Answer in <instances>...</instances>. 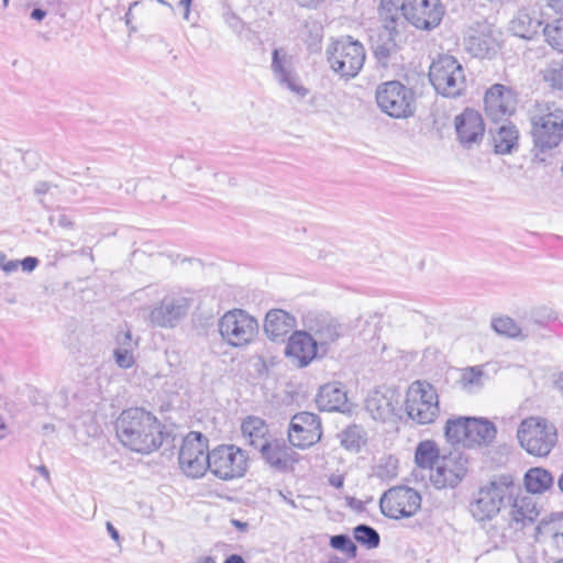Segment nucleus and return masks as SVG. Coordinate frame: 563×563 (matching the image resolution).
Instances as JSON below:
<instances>
[{"label":"nucleus","instance_id":"obj_8","mask_svg":"<svg viewBox=\"0 0 563 563\" xmlns=\"http://www.w3.org/2000/svg\"><path fill=\"white\" fill-rule=\"evenodd\" d=\"M249 468V456L234 444L218 445L209 452V471L221 481L243 477Z\"/></svg>","mask_w":563,"mask_h":563},{"label":"nucleus","instance_id":"obj_19","mask_svg":"<svg viewBox=\"0 0 563 563\" xmlns=\"http://www.w3.org/2000/svg\"><path fill=\"white\" fill-rule=\"evenodd\" d=\"M400 401V394L396 389L382 386L368 394L365 409L374 420L386 422L397 416Z\"/></svg>","mask_w":563,"mask_h":563},{"label":"nucleus","instance_id":"obj_22","mask_svg":"<svg viewBox=\"0 0 563 563\" xmlns=\"http://www.w3.org/2000/svg\"><path fill=\"white\" fill-rule=\"evenodd\" d=\"M487 117L497 122L510 117L516 110V97L512 91L500 84L489 88L484 98Z\"/></svg>","mask_w":563,"mask_h":563},{"label":"nucleus","instance_id":"obj_14","mask_svg":"<svg viewBox=\"0 0 563 563\" xmlns=\"http://www.w3.org/2000/svg\"><path fill=\"white\" fill-rule=\"evenodd\" d=\"M147 320L151 325L156 328H175L187 314L189 301L180 295H166L162 300L147 308Z\"/></svg>","mask_w":563,"mask_h":563},{"label":"nucleus","instance_id":"obj_32","mask_svg":"<svg viewBox=\"0 0 563 563\" xmlns=\"http://www.w3.org/2000/svg\"><path fill=\"white\" fill-rule=\"evenodd\" d=\"M541 25L542 22L529 11L519 10L510 22V30L516 36L530 40L539 33Z\"/></svg>","mask_w":563,"mask_h":563},{"label":"nucleus","instance_id":"obj_35","mask_svg":"<svg viewBox=\"0 0 563 563\" xmlns=\"http://www.w3.org/2000/svg\"><path fill=\"white\" fill-rule=\"evenodd\" d=\"M554 478L552 474L541 467L530 468L525 475V486L527 494H542L553 486Z\"/></svg>","mask_w":563,"mask_h":563},{"label":"nucleus","instance_id":"obj_4","mask_svg":"<svg viewBox=\"0 0 563 563\" xmlns=\"http://www.w3.org/2000/svg\"><path fill=\"white\" fill-rule=\"evenodd\" d=\"M405 410L417 424L433 423L440 415L437 389L426 380L411 383L406 393Z\"/></svg>","mask_w":563,"mask_h":563},{"label":"nucleus","instance_id":"obj_26","mask_svg":"<svg viewBox=\"0 0 563 563\" xmlns=\"http://www.w3.org/2000/svg\"><path fill=\"white\" fill-rule=\"evenodd\" d=\"M115 347L113 358L115 364L123 369H129L135 364V352L139 347V338H133L128 325L118 330L114 338Z\"/></svg>","mask_w":563,"mask_h":563},{"label":"nucleus","instance_id":"obj_7","mask_svg":"<svg viewBox=\"0 0 563 563\" xmlns=\"http://www.w3.org/2000/svg\"><path fill=\"white\" fill-rule=\"evenodd\" d=\"M375 98L382 112L395 119H407L415 113V92L398 80L377 86Z\"/></svg>","mask_w":563,"mask_h":563},{"label":"nucleus","instance_id":"obj_28","mask_svg":"<svg viewBox=\"0 0 563 563\" xmlns=\"http://www.w3.org/2000/svg\"><path fill=\"white\" fill-rule=\"evenodd\" d=\"M296 327V318L282 309H272L266 313L264 331L273 340L284 339Z\"/></svg>","mask_w":563,"mask_h":563},{"label":"nucleus","instance_id":"obj_48","mask_svg":"<svg viewBox=\"0 0 563 563\" xmlns=\"http://www.w3.org/2000/svg\"><path fill=\"white\" fill-rule=\"evenodd\" d=\"M38 265V260L33 256H27L20 261V266L24 272L31 273L33 272Z\"/></svg>","mask_w":563,"mask_h":563},{"label":"nucleus","instance_id":"obj_40","mask_svg":"<svg viewBox=\"0 0 563 563\" xmlns=\"http://www.w3.org/2000/svg\"><path fill=\"white\" fill-rule=\"evenodd\" d=\"M542 31L547 43L563 53V19L547 24Z\"/></svg>","mask_w":563,"mask_h":563},{"label":"nucleus","instance_id":"obj_52","mask_svg":"<svg viewBox=\"0 0 563 563\" xmlns=\"http://www.w3.org/2000/svg\"><path fill=\"white\" fill-rule=\"evenodd\" d=\"M57 223L62 228H66V229L73 228V221L66 214H60L57 219Z\"/></svg>","mask_w":563,"mask_h":563},{"label":"nucleus","instance_id":"obj_9","mask_svg":"<svg viewBox=\"0 0 563 563\" xmlns=\"http://www.w3.org/2000/svg\"><path fill=\"white\" fill-rule=\"evenodd\" d=\"M218 327L221 338L234 347L249 345L258 333L257 320L242 309L225 312L220 318Z\"/></svg>","mask_w":563,"mask_h":563},{"label":"nucleus","instance_id":"obj_34","mask_svg":"<svg viewBox=\"0 0 563 563\" xmlns=\"http://www.w3.org/2000/svg\"><path fill=\"white\" fill-rule=\"evenodd\" d=\"M484 365H476L463 368L459 379L461 388L470 394L478 393L488 379Z\"/></svg>","mask_w":563,"mask_h":563},{"label":"nucleus","instance_id":"obj_12","mask_svg":"<svg viewBox=\"0 0 563 563\" xmlns=\"http://www.w3.org/2000/svg\"><path fill=\"white\" fill-rule=\"evenodd\" d=\"M420 493L409 486H395L386 490L380 499L382 514L390 519L399 520L413 517L421 508Z\"/></svg>","mask_w":563,"mask_h":563},{"label":"nucleus","instance_id":"obj_44","mask_svg":"<svg viewBox=\"0 0 563 563\" xmlns=\"http://www.w3.org/2000/svg\"><path fill=\"white\" fill-rule=\"evenodd\" d=\"M543 78L552 87L563 90V58L552 62L544 70Z\"/></svg>","mask_w":563,"mask_h":563},{"label":"nucleus","instance_id":"obj_30","mask_svg":"<svg viewBox=\"0 0 563 563\" xmlns=\"http://www.w3.org/2000/svg\"><path fill=\"white\" fill-rule=\"evenodd\" d=\"M496 154H510L518 147L519 132L511 123L501 124L495 131L490 130Z\"/></svg>","mask_w":563,"mask_h":563},{"label":"nucleus","instance_id":"obj_24","mask_svg":"<svg viewBox=\"0 0 563 563\" xmlns=\"http://www.w3.org/2000/svg\"><path fill=\"white\" fill-rule=\"evenodd\" d=\"M172 173L175 177L188 180L189 184H200L202 186H209L210 183L207 179V176H211L219 181H224L227 179V175L223 173H210L203 172L202 175H199L202 172V166L200 162L190 157H177L170 165Z\"/></svg>","mask_w":563,"mask_h":563},{"label":"nucleus","instance_id":"obj_5","mask_svg":"<svg viewBox=\"0 0 563 563\" xmlns=\"http://www.w3.org/2000/svg\"><path fill=\"white\" fill-rule=\"evenodd\" d=\"M517 438L531 455L547 456L556 444L558 433L553 423L541 417H529L521 421Z\"/></svg>","mask_w":563,"mask_h":563},{"label":"nucleus","instance_id":"obj_57","mask_svg":"<svg viewBox=\"0 0 563 563\" xmlns=\"http://www.w3.org/2000/svg\"><path fill=\"white\" fill-rule=\"evenodd\" d=\"M190 4H191V0H179L178 1V5L184 8L185 12H184V19L188 20L189 19V8H190Z\"/></svg>","mask_w":563,"mask_h":563},{"label":"nucleus","instance_id":"obj_59","mask_svg":"<svg viewBox=\"0 0 563 563\" xmlns=\"http://www.w3.org/2000/svg\"><path fill=\"white\" fill-rule=\"evenodd\" d=\"M139 3H140L139 1H134L133 3H131V5H130V8H129L128 12L125 13L124 19H125V24H126L128 26L130 25V23H131V21H132V18H133V15H132V9H133L134 7H136Z\"/></svg>","mask_w":563,"mask_h":563},{"label":"nucleus","instance_id":"obj_53","mask_svg":"<svg viewBox=\"0 0 563 563\" xmlns=\"http://www.w3.org/2000/svg\"><path fill=\"white\" fill-rule=\"evenodd\" d=\"M46 16V11L40 8H35L31 12V18L36 21H42Z\"/></svg>","mask_w":563,"mask_h":563},{"label":"nucleus","instance_id":"obj_39","mask_svg":"<svg viewBox=\"0 0 563 563\" xmlns=\"http://www.w3.org/2000/svg\"><path fill=\"white\" fill-rule=\"evenodd\" d=\"M397 34L379 32L378 38L373 41L372 48L378 59H386L396 48Z\"/></svg>","mask_w":563,"mask_h":563},{"label":"nucleus","instance_id":"obj_16","mask_svg":"<svg viewBox=\"0 0 563 563\" xmlns=\"http://www.w3.org/2000/svg\"><path fill=\"white\" fill-rule=\"evenodd\" d=\"M499 32L493 25L483 22L471 26L464 38L465 49L477 58H492L499 49Z\"/></svg>","mask_w":563,"mask_h":563},{"label":"nucleus","instance_id":"obj_2","mask_svg":"<svg viewBox=\"0 0 563 563\" xmlns=\"http://www.w3.org/2000/svg\"><path fill=\"white\" fill-rule=\"evenodd\" d=\"M515 485L507 478L492 481L473 495L470 512L476 521H489L512 499Z\"/></svg>","mask_w":563,"mask_h":563},{"label":"nucleus","instance_id":"obj_62","mask_svg":"<svg viewBox=\"0 0 563 563\" xmlns=\"http://www.w3.org/2000/svg\"><path fill=\"white\" fill-rule=\"evenodd\" d=\"M197 563H216V561L211 556H203L199 559Z\"/></svg>","mask_w":563,"mask_h":563},{"label":"nucleus","instance_id":"obj_49","mask_svg":"<svg viewBox=\"0 0 563 563\" xmlns=\"http://www.w3.org/2000/svg\"><path fill=\"white\" fill-rule=\"evenodd\" d=\"M106 528L111 539L117 543V545L121 547V537L118 529L110 521H107Z\"/></svg>","mask_w":563,"mask_h":563},{"label":"nucleus","instance_id":"obj_17","mask_svg":"<svg viewBox=\"0 0 563 563\" xmlns=\"http://www.w3.org/2000/svg\"><path fill=\"white\" fill-rule=\"evenodd\" d=\"M321 435V420L318 415L302 411L292 417L288 429V440L292 446L309 448L319 442Z\"/></svg>","mask_w":563,"mask_h":563},{"label":"nucleus","instance_id":"obj_20","mask_svg":"<svg viewBox=\"0 0 563 563\" xmlns=\"http://www.w3.org/2000/svg\"><path fill=\"white\" fill-rule=\"evenodd\" d=\"M302 324L321 349L334 343L343 332L342 325L324 313L307 312L302 317Z\"/></svg>","mask_w":563,"mask_h":563},{"label":"nucleus","instance_id":"obj_64","mask_svg":"<svg viewBox=\"0 0 563 563\" xmlns=\"http://www.w3.org/2000/svg\"><path fill=\"white\" fill-rule=\"evenodd\" d=\"M558 486H559L560 490L563 493V473L560 475V477L558 479Z\"/></svg>","mask_w":563,"mask_h":563},{"label":"nucleus","instance_id":"obj_51","mask_svg":"<svg viewBox=\"0 0 563 563\" xmlns=\"http://www.w3.org/2000/svg\"><path fill=\"white\" fill-rule=\"evenodd\" d=\"M329 483L335 488H342L344 485V477L342 475H332L329 478Z\"/></svg>","mask_w":563,"mask_h":563},{"label":"nucleus","instance_id":"obj_38","mask_svg":"<svg viewBox=\"0 0 563 563\" xmlns=\"http://www.w3.org/2000/svg\"><path fill=\"white\" fill-rule=\"evenodd\" d=\"M470 418L449 419L445 424V437L453 444L467 446Z\"/></svg>","mask_w":563,"mask_h":563},{"label":"nucleus","instance_id":"obj_25","mask_svg":"<svg viewBox=\"0 0 563 563\" xmlns=\"http://www.w3.org/2000/svg\"><path fill=\"white\" fill-rule=\"evenodd\" d=\"M510 509L508 512L510 525L517 530L521 529L528 523H532L539 516V509L537 507V500L529 494H522L515 496L510 503Z\"/></svg>","mask_w":563,"mask_h":563},{"label":"nucleus","instance_id":"obj_45","mask_svg":"<svg viewBox=\"0 0 563 563\" xmlns=\"http://www.w3.org/2000/svg\"><path fill=\"white\" fill-rule=\"evenodd\" d=\"M330 545L333 549L342 551L351 556H355L357 550L354 542L346 534L332 536L330 539Z\"/></svg>","mask_w":563,"mask_h":563},{"label":"nucleus","instance_id":"obj_46","mask_svg":"<svg viewBox=\"0 0 563 563\" xmlns=\"http://www.w3.org/2000/svg\"><path fill=\"white\" fill-rule=\"evenodd\" d=\"M20 266V261H8L5 262V255L0 252V267L7 273H13L15 272Z\"/></svg>","mask_w":563,"mask_h":563},{"label":"nucleus","instance_id":"obj_11","mask_svg":"<svg viewBox=\"0 0 563 563\" xmlns=\"http://www.w3.org/2000/svg\"><path fill=\"white\" fill-rule=\"evenodd\" d=\"M208 439L200 432L191 431L183 440L178 462L188 477L198 478L209 470Z\"/></svg>","mask_w":563,"mask_h":563},{"label":"nucleus","instance_id":"obj_31","mask_svg":"<svg viewBox=\"0 0 563 563\" xmlns=\"http://www.w3.org/2000/svg\"><path fill=\"white\" fill-rule=\"evenodd\" d=\"M467 446L488 444L496 437L495 426L486 419L470 418Z\"/></svg>","mask_w":563,"mask_h":563},{"label":"nucleus","instance_id":"obj_55","mask_svg":"<svg viewBox=\"0 0 563 563\" xmlns=\"http://www.w3.org/2000/svg\"><path fill=\"white\" fill-rule=\"evenodd\" d=\"M9 434V427L7 426L3 417L0 415V440H3Z\"/></svg>","mask_w":563,"mask_h":563},{"label":"nucleus","instance_id":"obj_15","mask_svg":"<svg viewBox=\"0 0 563 563\" xmlns=\"http://www.w3.org/2000/svg\"><path fill=\"white\" fill-rule=\"evenodd\" d=\"M467 472V459L461 452H450L438 460L437 465L430 472V481L438 489L448 486L455 487Z\"/></svg>","mask_w":563,"mask_h":563},{"label":"nucleus","instance_id":"obj_10","mask_svg":"<svg viewBox=\"0 0 563 563\" xmlns=\"http://www.w3.org/2000/svg\"><path fill=\"white\" fill-rule=\"evenodd\" d=\"M531 134L537 150L544 153L556 147L563 139V109L547 107V111L531 120Z\"/></svg>","mask_w":563,"mask_h":563},{"label":"nucleus","instance_id":"obj_58","mask_svg":"<svg viewBox=\"0 0 563 563\" xmlns=\"http://www.w3.org/2000/svg\"><path fill=\"white\" fill-rule=\"evenodd\" d=\"M550 7L563 14V0H549Z\"/></svg>","mask_w":563,"mask_h":563},{"label":"nucleus","instance_id":"obj_50","mask_svg":"<svg viewBox=\"0 0 563 563\" xmlns=\"http://www.w3.org/2000/svg\"><path fill=\"white\" fill-rule=\"evenodd\" d=\"M49 189H51V185L48 183L41 181L35 185L34 192L37 196H42V195L47 194L49 191Z\"/></svg>","mask_w":563,"mask_h":563},{"label":"nucleus","instance_id":"obj_56","mask_svg":"<svg viewBox=\"0 0 563 563\" xmlns=\"http://www.w3.org/2000/svg\"><path fill=\"white\" fill-rule=\"evenodd\" d=\"M36 472L47 482H51L49 471L45 465H40L36 467Z\"/></svg>","mask_w":563,"mask_h":563},{"label":"nucleus","instance_id":"obj_36","mask_svg":"<svg viewBox=\"0 0 563 563\" xmlns=\"http://www.w3.org/2000/svg\"><path fill=\"white\" fill-rule=\"evenodd\" d=\"M440 457L439 449L433 441H422L416 449L415 461L420 468H429L432 472Z\"/></svg>","mask_w":563,"mask_h":563},{"label":"nucleus","instance_id":"obj_3","mask_svg":"<svg viewBox=\"0 0 563 563\" xmlns=\"http://www.w3.org/2000/svg\"><path fill=\"white\" fill-rule=\"evenodd\" d=\"M325 54L330 68L345 80L356 77L366 59L363 44L351 36L333 41L327 47Z\"/></svg>","mask_w":563,"mask_h":563},{"label":"nucleus","instance_id":"obj_6","mask_svg":"<svg viewBox=\"0 0 563 563\" xmlns=\"http://www.w3.org/2000/svg\"><path fill=\"white\" fill-rule=\"evenodd\" d=\"M429 79L435 91L443 97L454 98L465 89V73L459 60L450 55H441L429 69Z\"/></svg>","mask_w":563,"mask_h":563},{"label":"nucleus","instance_id":"obj_42","mask_svg":"<svg viewBox=\"0 0 563 563\" xmlns=\"http://www.w3.org/2000/svg\"><path fill=\"white\" fill-rule=\"evenodd\" d=\"M340 439L346 450L358 451L364 444V432L360 427L352 426L342 431Z\"/></svg>","mask_w":563,"mask_h":563},{"label":"nucleus","instance_id":"obj_41","mask_svg":"<svg viewBox=\"0 0 563 563\" xmlns=\"http://www.w3.org/2000/svg\"><path fill=\"white\" fill-rule=\"evenodd\" d=\"M354 539L367 549H375L379 545L378 532L367 525H358L353 530Z\"/></svg>","mask_w":563,"mask_h":563},{"label":"nucleus","instance_id":"obj_1","mask_svg":"<svg viewBox=\"0 0 563 563\" xmlns=\"http://www.w3.org/2000/svg\"><path fill=\"white\" fill-rule=\"evenodd\" d=\"M120 442L131 451L150 454L163 443V426L151 412L141 408H130L120 415L115 422Z\"/></svg>","mask_w":563,"mask_h":563},{"label":"nucleus","instance_id":"obj_33","mask_svg":"<svg viewBox=\"0 0 563 563\" xmlns=\"http://www.w3.org/2000/svg\"><path fill=\"white\" fill-rule=\"evenodd\" d=\"M242 434L245 441L258 449L263 442H266L268 437V429L264 420L257 417H247L241 426Z\"/></svg>","mask_w":563,"mask_h":563},{"label":"nucleus","instance_id":"obj_21","mask_svg":"<svg viewBox=\"0 0 563 563\" xmlns=\"http://www.w3.org/2000/svg\"><path fill=\"white\" fill-rule=\"evenodd\" d=\"M454 125L457 140L464 148L470 150L481 144L485 133V124L478 111L465 109L455 117Z\"/></svg>","mask_w":563,"mask_h":563},{"label":"nucleus","instance_id":"obj_23","mask_svg":"<svg viewBox=\"0 0 563 563\" xmlns=\"http://www.w3.org/2000/svg\"><path fill=\"white\" fill-rule=\"evenodd\" d=\"M318 347L308 330L295 331L288 339L285 353L294 365L306 367L317 356Z\"/></svg>","mask_w":563,"mask_h":563},{"label":"nucleus","instance_id":"obj_27","mask_svg":"<svg viewBox=\"0 0 563 563\" xmlns=\"http://www.w3.org/2000/svg\"><path fill=\"white\" fill-rule=\"evenodd\" d=\"M257 450L262 459L272 468L283 472L288 467L291 450L287 446L285 440L271 437Z\"/></svg>","mask_w":563,"mask_h":563},{"label":"nucleus","instance_id":"obj_60","mask_svg":"<svg viewBox=\"0 0 563 563\" xmlns=\"http://www.w3.org/2000/svg\"><path fill=\"white\" fill-rule=\"evenodd\" d=\"M224 563H245V561L241 555L232 554L225 559Z\"/></svg>","mask_w":563,"mask_h":563},{"label":"nucleus","instance_id":"obj_18","mask_svg":"<svg viewBox=\"0 0 563 563\" xmlns=\"http://www.w3.org/2000/svg\"><path fill=\"white\" fill-rule=\"evenodd\" d=\"M271 69L274 79L282 88L289 90L299 98H305L309 93L294 68L292 57L283 48L273 51Z\"/></svg>","mask_w":563,"mask_h":563},{"label":"nucleus","instance_id":"obj_29","mask_svg":"<svg viewBox=\"0 0 563 563\" xmlns=\"http://www.w3.org/2000/svg\"><path fill=\"white\" fill-rule=\"evenodd\" d=\"M346 400V393L340 383L321 386L316 398L318 408L322 411H343Z\"/></svg>","mask_w":563,"mask_h":563},{"label":"nucleus","instance_id":"obj_37","mask_svg":"<svg viewBox=\"0 0 563 563\" xmlns=\"http://www.w3.org/2000/svg\"><path fill=\"white\" fill-rule=\"evenodd\" d=\"M379 16L383 23L380 31L399 35L398 23L400 18L398 14V4L394 0H382Z\"/></svg>","mask_w":563,"mask_h":563},{"label":"nucleus","instance_id":"obj_61","mask_svg":"<svg viewBox=\"0 0 563 563\" xmlns=\"http://www.w3.org/2000/svg\"><path fill=\"white\" fill-rule=\"evenodd\" d=\"M554 384L556 386L558 389H560L561 391H563V372L560 373L555 380H554Z\"/></svg>","mask_w":563,"mask_h":563},{"label":"nucleus","instance_id":"obj_13","mask_svg":"<svg viewBox=\"0 0 563 563\" xmlns=\"http://www.w3.org/2000/svg\"><path fill=\"white\" fill-rule=\"evenodd\" d=\"M400 9L406 21L421 31L438 27L445 13L440 0H402Z\"/></svg>","mask_w":563,"mask_h":563},{"label":"nucleus","instance_id":"obj_47","mask_svg":"<svg viewBox=\"0 0 563 563\" xmlns=\"http://www.w3.org/2000/svg\"><path fill=\"white\" fill-rule=\"evenodd\" d=\"M133 191L139 190L140 192H144L147 189H151L155 184L151 178H142L137 181H132Z\"/></svg>","mask_w":563,"mask_h":563},{"label":"nucleus","instance_id":"obj_54","mask_svg":"<svg viewBox=\"0 0 563 563\" xmlns=\"http://www.w3.org/2000/svg\"><path fill=\"white\" fill-rule=\"evenodd\" d=\"M299 5L306 8H316L323 0H295Z\"/></svg>","mask_w":563,"mask_h":563},{"label":"nucleus","instance_id":"obj_43","mask_svg":"<svg viewBox=\"0 0 563 563\" xmlns=\"http://www.w3.org/2000/svg\"><path fill=\"white\" fill-rule=\"evenodd\" d=\"M492 327L498 334L509 338H517L521 332L519 325L509 317L495 318L492 322Z\"/></svg>","mask_w":563,"mask_h":563},{"label":"nucleus","instance_id":"obj_63","mask_svg":"<svg viewBox=\"0 0 563 563\" xmlns=\"http://www.w3.org/2000/svg\"><path fill=\"white\" fill-rule=\"evenodd\" d=\"M328 563H345V562L342 559L334 556V558H330Z\"/></svg>","mask_w":563,"mask_h":563}]
</instances>
